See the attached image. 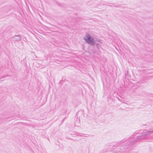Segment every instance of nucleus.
Wrapping results in <instances>:
<instances>
[{
    "label": "nucleus",
    "instance_id": "obj_1",
    "mask_svg": "<svg viewBox=\"0 0 153 153\" xmlns=\"http://www.w3.org/2000/svg\"><path fill=\"white\" fill-rule=\"evenodd\" d=\"M84 39L87 42L90 44L93 45L94 44V42L93 38L91 37L90 35L89 34L87 35L86 37L84 38Z\"/></svg>",
    "mask_w": 153,
    "mask_h": 153
}]
</instances>
